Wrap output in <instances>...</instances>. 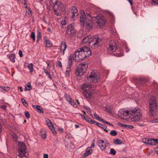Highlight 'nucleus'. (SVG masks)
Masks as SVG:
<instances>
[{"instance_id": "nucleus-1", "label": "nucleus", "mask_w": 158, "mask_h": 158, "mask_svg": "<svg viewBox=\"0 0 158 158\" xmlns=\"http://www.w3.org/2000/svg\"><path fill=\"white\" fill-rule=\"evenodd\" d=\"M91 54L89 48L86 46L78 48L74 53V59L76 62H79Z\"/></svg>"}, {"instance_id": "nucleus-2", "label": "nucleus", "mask_w": 158, "mask_h": 158, "mask_svg": "<svg viewBox=\"0 0 158 158\" xmlns=\"http://www.w3.org/2000/svg\"><path fill=\"white\" fill-rule=\"evenodd\" d=\"M129 114H132L133 116L131 118L132 121H137L141 119L142 118V112L138 108L136 109H134L130 111H122L121 110L118 112V114L121 116L122 118L123 116H127Z\"/></svg>"}, {"instance_id": "nucleus-3", "label": "nucleus", "mask_w": 158, "mask_h": 158, "mask_svg": "<svg viewBox=\"0 0 158 158\" xmlns=\"http://www.w3.org/2000/svg\"><path fill=\"white\" fill-rule=\"evenodd\" d=\"M88 67V64L84 62L77 66L75 73L77 76H81L85 73Z\"/></svg>"}, {"instance_id": "nucleus-4", "label": "nucleus", "mask_w": 158, "mask_h": 158, "mask_svg": "<svg viewBox=\"0 0 158 158\" xmlns=\"http://www.w3.org/2000/svg\"><path fill=\"white\" fill-rule=\"evenodd\" d=\"M87 82L88 83L93 82L94 83H96L99 81L100 75L98 73H95L94 71H93L90 73V74L87 77Z\"/></svg>"}, {"instance_id": "nucleus-5", "label": "nucleus", "mask_w": 158, "mask_h": 158, "mask_svg": "<svg viewBox=\"0 0 158 158\" xmlns=\"http://www.w3.org/2000/svg\"><path fill=\"white\" fill-rule=\"evenodd\" d=\"M91 41L90 47L93 49H95L101 46L102 43V39L97 36L92 37Z\"/></svg>"}, {"instance_id": "nucleus-6", "label": "nucleus", "mask_w": 158, "mask_h": 158, "mask_svg": "<svg viewBox=\"0 0 158 158\" xmlns=\"http://www.w3.org/2000/svg\"><path fill=\"white\" fill-rule=\"evenodd\" d=\"M18 156L19 158H27L25 154L26 152V146L23 143H18Z\"/></svg>"}, {"instance_id": "nucleus-7", "label": "nucleus", "mask_w": 158, "mask_h": 158, "mask_svg": "<svg viewBox=\"0 0 158 158\" xmlns=\"http://www.w3.org/2000/svg\"><path fill=\"white\" fill-rule=\"evenodd\" d=\"M81 87L83 89V94L85 97L87 98H91L93 93L89 90L92 87L91 85L89 84H85L81 86Z\"/></svg>"}, {"instance_id": "nucleus-8", "label": "nucleus", "mask_w": 158, "mask_h": 158, "mask_svg": "<svg viewBox=\"0 0 158 158\" xmlns=\"http://www.w3.org/2000/svg\"><path fill=\"white\" fill-rule=\"evenodd\" d=\"M149 103L150 112L152 113L153 111H156L157 108V106L156 99L154 96L150 97Z\"/></svg>"}, {"instance_id": "nucleus-9", "label": "nucleus", "mask_w": 158, "mask_h": 158, "mask_svg": "<svg viewBox=\"0 0 158 158\" xmlns=\"http://www.w3.org/2000/svg\"><path fill=\"white\" fill-rule=\"evenodd\" d=\"M74 24H70L67 27L65 33L66 37H69L74 35L76 33V31L74 28Z\"/></svg>"}, {"instance_id": "nucleus-10", "label": "nucleus", "mask_w": 158, "mask_h": 158, "mask_svg": "<svg viewBox=\"0 0 158 158\" xmlns=\"http://www.w3.org/2000/svg\"><path fill=\"white\" fill-rule=\"evenodd\" d=\"M81 16L80 17V20L81 25L84 26L85 23L86 22H88V18L89 17H92L90 14L87 13H85V12L82 10L81 12Z\"/></svg>"}, {"instance_id": "nucleus-11", "label": "nucleus", "mask_w": 158, "mask_h": 158, "mask_svg": "<svg viewBox=\"0 0 158 158\" xmlns=\"http://www.w3.org/2000/svg\"><path fill=\"white\" fill-rule=\"evenodd\" d=\"M53 9L55 15L57 16H60L61 15V12L65 10V8L64 5L61 4L60 6L56 5L53 8Z\"/></svg>"}, {"instance_id": "nucleus-12", "label": "nucleus", "mask_w": 158, "mask_h": 158, "mask_svg": "<svg viewBox=\"0 0 158 158\" xmlns=\"http://www.w3.org/2000/svg\"><path fill=\"white\" fill-rule=\"evenodd\" d=\"M69 15L71 16V18H76L78 15L77 10L76 7L75 6H72L70 7L69 10Z\"/></svg>"}, {"instance_id": "nucleus-13", "label": "nucleus", "mask_w": 158, "mask_h": 158, "mask_svg": "<svg viewBox=\"0 0 158 158\" xmlns=\"http://www.w3.org/2000/svg\"><path fill=\"white\" fill-rule=\"evenodd\" d=\"M143 142L148 145H155L157 143V139L144 138L142 139Z\"/></svg>"}, {"instance_id": "nucleus-14", "label": "nucleus", "mask_w": 158, "mask_h": 158, "mask_svg": "<svg viewBox=\"0 0 158 158\" xmlns=\"http://www.w3.org/2000/svg\"><path fill=\"white\" fill-rule=\"evenodd\" d=\"M106 22L103 18L98 17L96 19L95 24L98 27H101L105 26Z\"/></svg>"}, {"instance_id": "nucleus-15", "label": "nucleus", "mask_w": 158, "mask_h": 158, "mask_svg": "<svg viewBox=\"0 0 158 158\" xmlns=\"http://www.w3.org/2000/svg\"><path fill=\"white\" fill-rule=\"evenodd\" d=\"M117 48V46L116 42L114 41H111L109 45V51L114 52L116 50Z\"/></svg>"}, {"instance_id": "nucleus-16", "label": "nucleus", "mask_w": 158, "mask_h": 158, "mask_svg": "<svg viewBox=\"0 0 158 158\" xmlns=\"http://www.w3.org/2000/svg\"><path fill=\"white\" fill-rule=\"evenodd\" d=\"M85 23V26L88 30H90L93 28L92 19V17H89L88 18V22H86Z\"/></svg>"}, {"instance_id": "nucleus-17", "label": "nucleus", "mask_w": 158, "mask_h": 158, "mask_svg": "<svg viewBox=\"0 0 158 158\" xmlns=\"http://www.w3.org/2000/svg\"><path fill=\"white\" fill-rule=\"evenodd\" d=\"M92 37L90 35H88L85 37L82 41V44L87 43L90 46V42H91V40L92 39Z\"/></svg>"}, {"instance_id": "nucleus-18", "label": "nucleus", "mask_w": 158, "mask_h": 158, "mask_svg": "<svg viewBox=\"0 0 158 158\" xmlns=\"http://www.w3.org/2000/svg\"><path fill=\"white\" fill-rule=\"evenodd\" d=\"M67 48V45L66 42L64 41H62L61 42L60 49L61 53L62 55H64V51Z\"/></svg>"}, {"instance_id": "nucleus-19", "label": "nucleus", "mask_w": 158, "mask_h": 158, "mask_svg": "<svg viewBox=\"0 0 158 158\" xmlns=\"http://www.w3.org/2000/svg\"><path fill=\"white\" fill-rule=\"evenodd\" d=\"M33 107L38 112L40 113H43L44 111L42 108L39 105H33Z\"/></svg>"}, {"instance_id": "nucleus-20", "label": "nucleus", "mask_w": 158, "mask_h": 158, "mask_svg": "<svg viewBox=\"0 0 158 158\" xmlns=\"http://www.w3.org/2000/svg\"><path fill=\"white\" fill-rule=\"evenodd\" d=\"M58 0H51L50 2V5H53V8H54V6L56 5V6H60V5H63L62 3L60 2L58 3Z\"/></svg>"}, {"instance_id": "nucleus-21", "label": "nucleus", "mask_w": 158, "mask_h": 158, "mask_svg": "<svg viewBox=\"0 0 158 158\" xmlns=\"http://www.w3.org/2000/svg\"><path fill=\"white\" fill-rule=\"evenodd\" d=\"M98 146L101 150H104L106 148V146L104 144V141L103 140H99L98 142Z\"/></svg>"}, {"instance_id": "nucleus-22", "label": "nucleus", "mask_w": 158, "mask_h": 158, "mask_svg": "<svg viewBox=\"0 0 158 158\" xmlns=\"http://www.w3.org/2000/svg\"><path fill=\"white\" fill-rule=\"evenodd\" d=\"M146 81V80L144 78H137L135 80V82L139 84H143Z\"/></svg>"}, {"instance_id": "nucleus-23", "label": "nucleus", "mask_w": 158, "mask_h": 158, "mask_svg": "<svg viewBox=\"0 0 158 158\" xmlns=\"http://www.w3.org/2000/svg\"><path fill=\"white\" fill-rule=\"evenodd\" d=\"M91 148V147H89L87 148L86 152L84 154L83 156L86 157L92 153V150Z\"/></svg>"}, {"instance_id": "nucleus-24", "label": "nucleus", "mask_w": 158, "mask_h": 158, "mask_svg": "<svg viewBox=\"0 0 158 158\" xmlns=\"http://www.w3.org/2000/svg\"><path fill=\"white\" fill-rule=\"evenodd\" d=\"M96 125L98 126V127H100L102 128L104 131H105L106 132L108 131L106 130V126L105 125L102 124L101 123H100L98 122L96 123Z\"/></svg>"}, {"instance_id": "nucleus-25", "label": "nucleus", "mask_w": 158, "mask_h": 158, "mask_svg": "<svg viewBox=\"0 0 158 158\" xmlns=\"http://www.w3.org/2000/svg\"><path fill=\"white\" fill-rule=\"evenodd\" d=\"M45 44H46V47L47 48H49L51 47L52 46V43L51 41L48 40H45Z\"/></svg>"}, {"instance_id": "nucleus-26", "label": "nucleus", "mask_w": 158, "mask_h": 158, "mask_svg": "<svg viewBox=\"0 0 158 158\" xmlns=\"http://www.w3.org/2000/svg\"><path fill=\"white\" fill-rule=\"evenodd\" d=\"M10 89V88L9 87H3L1 86L0 87V90L3 92H6L8 91Z\"/></svg>"}, {"instance_id": "nucleus-27", "label": "nucleus", "mask_w": 158, "mask_h": 158, "mask_svg": "<svg viewBox=\"0 0 158 158\" xmlns=\"http://www.w3.org/2000/svg\"><path fill=\"white\" fill-rule=\"evenodd\" d=\"M8 57L10 60L13 63L15 62V55L12 53L8 56Z\"/></svg>"}, {"instance_id": "nucleus-28", "label": "nucleus", "mask_w": 158, "mask_h": 158, "mask_svg": "<svg viewBox=\"0 0 158 158\" xmlns=\"http://www.w3.org/2000/svg\"><path fill=\"white\" fill-rule=\"evenodd\" d=\"M25 8H26L25 11V15L27 17H28L29 16L30 13H31V11L30 8H27V6H25Z\"/></svg>"}, {"instance_id": "nucleus-29", "label": "nucleus", "mask_w": 158, "mask_h": 158, "mask_svg": "<svg viewBox=\"0 0 158 158\" xmlns=\"http://www.w3.org/2000/svg\"><path fill=\"white\" fill-rule=\"evenodd\" d=\"M113 141L114 143L115 144H122L123 143V142L118 139H114Z\"/></svg>"}, {"instance_id": "nucleus-30", "label": "nucleus", "mask_w": 158, "mask_h": 158, "mask_svg": "<svg viewBox=\"0 0 158 158\" xmlns=\"http://www.w3.org/2000/svg\"><path fill=\"white\" fill-rule=\"evenodd\" d=\"M72 57L71 56H70L68 58V64L69 67H71L72 64Z\"/></svg>"}, {"instance_id": "nucleus-31", "label": "nucleus", "mask_w": 158, "mask_h": 158, "mask_svg": "<svg viewBox=\"0 0 158 158\" xmlns=\"http://www.w3.org/2000/svg\"><path fill=\"white\" fill-rule=\"evenodd\" d=\"M28 84L27 85H26L25 86V90H30L32 89L30 84L28 83Z\"/></svg>"}, {"instance_id": "nucleus-32", "label": "nucleus", "mask_w": 158, "mask_h": 158, "mask_svg": "<svg viewBox=\"0 0 158 158\" xmlns=\"http://www.w3.org/2000/svg\"><path fill=\"white\" fill-rule=\"evenodd\" d=\"M69 100H70L69 101V102L70 104L73 106L76 107L77 106V105L75 102L74 100L72 98H70Z\"/></svg>"}, {"instance_id": "nucleus-33", "label": "nucleus", "mask_w": 158, "mask_h": 158, "mask_svg": "<svg viewBox=\"0 0 158 158\" xmlns=\"http://www.w3.org/2000/svg\"><path fill=\"white\" fill-rule=\"evenodd\" d=\"M41 34L40 32L38 30L37 31V41H39L41 38Z\"/></svg>"}, {"instance_id": "nucleus-34", "label": "nucleus", "mask_w": 158, "mask_h": 158, "mask_svg": "<svg viewBox=\"0 0 158 158\" xmlns=\"http://www.w3.org/2000/svg\"><path fill=\"white\" fill-rule=\"evenodd\" d=\"M27 68L30 70L31 72L32 73L33 72V64L32 63H31L29 64L27 66Z\"/></svg>"}, {"instance_id": "nucleus-35", "label": "nucleus", "mask_w": 158, "mask_h": 158, "mask_svg": "<svg viewBox=\"0 0 158 158\" xmlns=\"http://www.w3.org/2000/svg\"><path fill=\"white\" fill-rule=\"evenodd\" d=\"M116 151L113 148L110 149V152L109 153L110 154L113 155H115L116 153Z\"/></svg>"}, {"instance_id": "nucleus-36", "label": "nucleus", "mask_w": 158, "mask_h": 158, "mask_svg": "<svg viewBox=\"0 0 158 158\" xmlns=\"http://www.w3.org/2000/svg\"><path fill=\"white\" fill-rule=\"evenodd\" d=\"M110 135L112 136H116L117 135V133L115 130H112L110 133Z\"/></svg>"}, {"instance_id": "nucleus-37", "label": "nucleus", "mask_w": 158, "mask_h": 158, "mask_svg": "<svg viewBox=\"0 0 158 158\" xmlns=\"http://www.w3.org/2000/svg\"><path fill=\"white\" fill-rule=\"evenodd\" d=\"M82 116H83V118H84V119H85L86 121L89 122V120L90 119V118L86 115H81Z\"/></svg>"}, {"instance_id": "nucleus-38", "label": "nucleus", "mask_w": 158, "mask_h": 158, "mask_svg": "<svg viewBox=\"0 0 158 158\" xmlns=\"http://www.w3.org/2000/svg\"><path fill=\"white\" fill-rule=\"evenodd\" d=\"M71 67H69L68 68H67V70L65 72V74L67 76H69V71H70V68Z\"/></svg>"}, {"instance_id": "nucleus-39", "label": "nucleus", "mask_w": 158, "mask_h": 158, "mask_svg": "<svg viewBox=\"0 0 158 158\" xmlns=\"http://www.w3.org/2000/svg\"><path fill=\"white\" fill-rule=\"evenodd\" d=\"M31 37L33 41H35V33L32 32L31 33Z\"/></svg>"}, {"instance_id": "nucleus-40", "label": "nucleus", "mask_w": 158, "mask_h": 158, "mask_svg": "<svg viewBox=\"0 0 158 158\" xmlns=\"http://www.w3.org/2000/svg\"><path fill=\"white\" fill-rule=\"evenodd\" d=\"M152 3L153 5H158V0H152Z\"/></svg>"}, {"instance_id": "nucleus-41", "label": "nucleus", "mask_w": 158, "mask_h": 158, "mask_svg": "<svg viewBox=\"0 0 158 158\" xmlns=\"http://www.w3.org/2000/svg\"><path fill=\"white\" fill-rule=\"evenodd\" d=\"M25 116L27 118H30V114L29 113L28 111H25L24 113Z\"/></svg>"}, {"instance_id": "nucleus-42", "label": "nucleus", "mask_w": 158, "mask_h": 158, "mask_svg": "<svg viewBox=\"0 0 158 158\" xmlns=\"http://www.w3.org/2000/svg\"><path fill=\"white\" fill-rule=\"evenodd\" d=\"M89 123H90L91 124H96V123L97 122L94 121V120H93L92 119H91L90 118L89 120V122H88Z\"/></svg>"}, {"instance_id": "nucleus-43", "label": "nucleus", "mask_w": 158, "mask_h": 158, "mask_svg": "<svg viewBox=\"0 0 158 158\" xmlns=\"http://www.w3.org/2000/svg\"><path fill=\"white\" fill-rule=\"evenodd\" d=\"M47 125L50 129H53V128H54L52 124V122L51 123H50L49 124H48Z\"/></svg>"}, {"instance_id": "nucleus-44", "label": "nucleus", "mask_w": 158, "mask_h": 158, "mask_svg": "<svg viewBox=\"0 0 158 158\" xmlns=\"http://www.w3.org/2000/svg\"><path fill=\"white\" fill-rule=\"evenodd\" d=\"M106 111L109 113H110L111 112V109L108 106H106Z\"/></svg>"}, {"instance_id": "nucleus-45", "label": "nucleus", "mask_w": 158, "mask_h": 158, "mask_svg": "<svg viewBox=\"0 0 158 158\" xmlns=\"http://www.w3.org/2000/svg\"><path fill=\"white\" fill-rule=\"evenodd\" d=\"M118 125L121 126L122 127H123L125 128H126L127 127V125L126 124H123L120 123H118Z\"/></svg>"}, {"instance_id": "nucleus-46", "label": "nucleus", "mask_w": 158, "mask_h": 158, "mask_svg": "<svg viewBox=\"0 0 158 158\" xmlns=\"http://www.w3.org/2000/svg\"><path fill=\"white\" fill-rule=\"evenodd\" d=\"M43 69L44 70V72L47 75H48L49 74V73L48 71L47 70L44 68H43Z\"/></svg>"}, {"instance_id": "nucleus-47", "label": "nucleus", "mask_w": 158, "mask_h": 158, "mask_svg": "<svg viewBox=\"0 0 158 158\" xmlns=\"http://www.w3.org/2000/svg\"><path fill=\"white\" fill-rule=\"evenodd\" d=\"M152 123H158V118L152 120L151 121Z\"/></svg>"}, {"instance_id": "nucleus-48", "label": "nucleus", "mask_w": 158, "mask_h": 158, "mask_svg": "<svg viewBox=\"0 0 158 158\" xmlns=\"http://www.w3.org/2000/svg\"><path fill=\"white\" fill-rule=\"evenodd\" d=\"M45 121L47 124V125L48 124H49L50 123H51L52 122L48 118H46L45 119Z\"/></svg>"}, {"instance_id": "nucleus-49", "label": "nucleus", "mask_w": 158, "mask_h": 158, "mask_svg": "<svg viewBox=\"0 0 158 158\" xmlns=\"http://www.w3.org/2000/svg\"><path fill=\"white\" fill-rule=\"evenodd\" d=\"M84 107L85 109H86L87 110L90 111V112L91 113V109L88 106H85Z\"/></svg>"}, {"instance_id": "nucleus-50", "label": "nucleus", "mask_w": 158, "mask_h": 158, "mask_svg": "<svg viewBox=\"0 0 158 158\" xmlns=\"http://www.w3.org/2000/svg\"><path fill=\"white\" fill-rule=\"evenodd\" d=\"M19 56L20 57H22L23 56V52L21 50H20L19 51Z\"/></svg>"}, {"instance_id": "nucleus-51", "label": "nucleus", "mask_w": 158, "mask_h": 158, "mask_svg": "<svg viewBox=\"0 0 158 158\" xmlns=\"http://www.w3.org/2000/svg\"><path fill=\"white\" fill-rule=\"evenodd\" d=\"M133 128H134V127L133 126L127 125V127L126 128L131 129Z\"/></svg>"}, {"instance_id": "nucleus-52", "label": "nucleus", "mask_w": 158, "mask_h": 158, "mask_svg": "<svg viewBox=\"0 0 158 158\" xmlns=\"http://www.w3.org/2000/svg\"><path fill=\"white\" fill-rule=\"evenodd\" d=\"M23 104L26 107H27L28 106V104L27 103V102H26V101L25 102H23Z\"/></svg>"}, {"instance_id": "nucleus-53", "label": "nucleus", "mask_w": 158, "mask_h": 158, "mask_svg": "<svg viewBox=\"0 0 158 158\" xmlns=\"http://www.w3.org/2000/svg\"><path fill=\"white\" fill-rule=\"evenodd\" d=\"M57 64L59 67H61L62 66V63L60 61H58Z\"/></svg>"}, {"instance_id": "nucleus-54", "label": "nucleus", "mask_w": 158, "mask_h": 158, "mask_svg": "<svg viewBox=\"0 0 158 158\" xmlns=\"http://www.w3.org/2000/svg\"><path fill=\"white\" fill-rule=\"evenodd\" d=\"M52 131V133H53V134L54 135H56V131H55V129H54V128L53 129H51Z\"/></svg>"}, {"instance_id": "nucleus-55", "label": "nucleus", "mask_w": 158, "mask_h": 158, "mask_svg": "<svg viewBox=\"0 0 158 158\" xmlns=\"http://www.w3.org/2000/svg\"><path fill=\"white\" fill-rule=\"evenodd\" d=\"M97 120H98L99 121L102 122V121H103V119L101 118L99 116V118H98Z\"/></svg>"}, {"instance_id": "nucleus-56", "label": "nucleus", "mask_w": 158, "mask_h": 158, "mask_svg": "<svg viewBox=\"0 0 158 158\" xmlns=\"http://www.w3.org/2000/svg\"><path fill=\"white\" fill-rule=\"evenodd\" d=\"M94 116L95 117V118L97 119L98 118H99V116L98 115V114H96L95 113L94 114Z\"/></svg>"}, {"instance_id": "nucleus-57", "label": "nucleus", "mask_w": 158, "mask_h": 158, "mask_svg": "<svg viewBox=\"0 0 158 158\" xmlns=\"http://www.w3.org/2000/svg\"><path fill=\"white\" fill-rule=\"evenodd\" d=\"M104 144H105V145L106 146V148L107 147L109 146H110V145L109 144V143H108V142H106Z\"/></svg>"}, {"instance_id": "nucleus-58", "label": "nucleus", "mask_w": 158, "mask_h": 158, "mask_svg": "<svg viewBox=\"0 0 158 158\" xmlns=\"http://www.w3.org/2000/svg\"><path fill=\"white\" fill-rule=\"evenodd\" d=\"M44 158H48V155L47 154H44Z\"/></svg>"}, {"instance_id": "nucleus-59", "label": "nucleus", "mask_w": 158, "mask_h": 158, "mask_svg": "<svg viewBox=\"0 0 158 158\" xmlns=\"http://www.w3.org/2000/svg\"><path fill=\"white\" fill-rule=\"evenodd\" d=\"M22 3L24 5H26L27 2L25 0H23Z\"/></svg>"}, {"instance_id": "nucleus-60", "label": "nucleus", "mask_w": 158, "mask_h": 158, "mask_svg": "<svg viewBox=\"0 0 158 158\" xmlns=\"http://www.w3.org/2000/svg\"><path fill=\"white\" fill-rule=\"evenodd\" d=\"M43 20L44 21L45 23H47V21L45 19V17H43Z\"/></svg>"}, {"instance_id": "nucleus-61", "label": "nucleus", "mask_w": 158, "mask_h": 158, "mask_svg": "<svg viewBox=\"0 0 158 158\" xmlns=\"http://www.w3.org/2000/svg\"><path fill=\"white\" fill-rule=\"evenodd\" d=\"M41 136L42 138H45V137L46 136V134L45 133H44V135H41Z\"/></svg>"}, {"instance_id": "nucleus-62", "label": "nucleus", "mask_w": 158, "mask_h": 158, "mask_svg": "<svg viewBox=\"0 0 158 158\" xmlns=\"http://www.w3.org/2000/svg\"><path fill=\"white\" fill-rule=\"evenodd\" d=\"M61 24L62 25H65L66 23L65 21H62L61 22Z\"/></svg>"}, {"instance_id": "nucleus-63", "label": "nucleus", "mask_w": 158, "mask_h": 158, "mask_svg": "<svg viewBox=\"0 0 158 158\" xmlns=\"http://www.w3.org/2000/svg\"><path fill=\"white\" fill-rule=\"evenodd\" d=\"M58 130L60 132H62L63 131V130L62 128H59Z\"/></svg>"}, {"instance_id": "nucleus-64", "label": "nucleus", "mask_w": 158, "mask_h": 158, "mask_svg": "<svg viewBox=\"0 0 158 158\" xmlns=\"http://www.w3.org/2000/svg\"><path fill=\"white\" fill-rule=\"evenodd\" d=\"M127 0L128 1V2H130V4L131 5H132L133 3H132V0Z\"/></svg>"}]
</instances>
